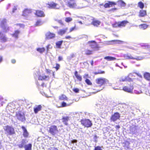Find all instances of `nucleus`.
<instances>
[{"label":"nucleus","mask_w":150,"mask_h":150,"mask_svg":"<svg viewBox=\"0 0 150 150\" xmlns=\"http://www.w3.org/2000/svg\"><path fill=\"white\" fill-rule=\"evenodd\" d=\"M68 30L67 28H66L64 29H61L58 32V34L61 35H62L66 33Z\"/></svg>","instance_id":"obj_23"},{"label":"nucleus","mask_w":150,"mask_h":150,"mask_svg":"<svg viewBox=\"0 0 150 150\" xmlns=\"http://www.w3.org/2000/svg\"><path fill=\"white\" fill-rule=\"evenodd\" d=\"M96 83L98 86V87H101V86L108 82V80L104 78H98L96 80Z\"/></svg>","instance_id":"obj_7"},{"label":"nucleus","mask_w":150,"mask_h":150,"mask_svg":"<svg viewBox=\"0 0 150 150\" xmlns=\"http://www.w3.org/2000/svg\"><path fill=\"white\" fill-rule=\"evenodd\" d=\"M112 26L114 28H120L119 22H116L112 25Z\"/></svg>","instance_id":"obj_40"},{"label":"nucleus","mask_w":150,"mask_h":150,"mask_svg":"<svg viewBox=\"0 0 150 150\" xmlns=\"http://www.w3.org/2000/svg\"><path fill=\"white\" fill-rule=\"evenodd\" d=\"M31 13V11L29 9H26L24 10L22 13V16H28Z\"/></svg>","instance_id":"obj_20"},{"label":"nucleus","mask_w":150,"mask_h":150,"mask_svg":"<svg viewBox=\"0 0 150 150\" xmlns=\"http://www.w3.org/2000/svg\"><path fill=\"white\" fill-rule=\"evenodd\" d=\"M48 128V132L52 135H55L58 132L57 127L55 125H51Z\"/></svg>","instance_id":"obj_4"},{"label":"nucleus","mask_w":150,"mask_h":150,"mask_svg":"<svg viewBox=\"0 0 150 150\" xmlns=\"http://www.w3.org/2000/svg\"><path fill=\"white\" fill-rule=\"evenodd\" d=\"M129 77L128 76H125L124 77H122L119 80L120 82L125 81L128 80Z\"/></svg>","instance_id":"obj_38"},{"label":"nucleus","mask_w":150,"mask_h":150,"mask_svg":"<svg viewBox=\"0 0 150 150\" xmlns=\"http://www.w3.org/2000/svg\"><path fill=\"white\" fill-rule=\"evenodd\" d=\"M124 57L126 59H133L139 60L141 59V58L140 57L136 56L135 57H133L131 54H127L124 55Z\"/></svg>","instance_id":"obj_11"},{"label":"nucleus","mask_w":150,"mask_h":150,"mask_svg":"<svg viewBox=\"0 0 150 150\" xmlns=\"http://www.w3.org/2000/svg\"><path fill=\"white\" fill-rule=\"evenodd\" d=\"M74 74L77 79L79 81H81L82 80V76L79 74H78L77 71H75Z\"/></svg>","instance_id":"obj_26"},{"label":"nucleus","mask_w":150,"mask_h":150,"mask_svg":"<svg viewBox=\"0 0 150 150\" xmlns=\"http://www.w3.org/2000/svg\"><path fill=\"white\" fill-rule=\"evenodd\" d=\"M137 127L135 125L130 126L129 128L130 133L132 134H134L137 130Z\"/></svg>","instance_id":"obj_16"},{"label":"nucleus","mask_w":150,"mask_h":150,"mask_svg":"<svg viewBox=\"0 0 150 150\" xmlns=\"http://www.w3.org/2000/svg\"><path fill=\"white\" fill-rule=\"evenodd\" d=\"M56 37L55 34L48 32L45 34V38L47 39H51Z\"/></svg>","instance_id":"obj_14"},{"label":"nucleus","mask_w":150,"mask_h":150,"mask_svg":"<svg viewBox=\"0 0 150 150\" xmlns=\"http://www.w3.org/2000/svg\"><path fill=\"white\" fill-rule=\"evenodd\" d=\"M120 117V114L119 112H115L110 117V120L111 121L114 122L119 119Z\"/></svg>","instance_id":"obj_10"},{"label":"nucleus","mask_w":150,"mask_h":150,"mask_svg":"<svg viewBox=\"0 0 150 150\" xmlns=\"http://www.w3.org/2000/svg\"><path fill=\"white\" fill-rule=\"evenodd\" d=\"M36 50L41 53H42L45 51V49L44 47L38 48L36 49Z\"/></svg>","instance_id":"obj_37"},{"label":"nucleus","mask_w":150,"mask_h":150,"mask_svg":"<svg viewBox=\"0 0 150 150\" xmlns=\"http://www.w3.org/2000/svg\"><path fill=\"white\" fill-rule=\"evenodd\" d=\"M25 144V141L23 139V140H22V141L21 144L18 145V146L19 148H23V147H24V146L25 145H24Z\"/></svg>","instance_id":"obj_36"},{"label":"nucleus","mask_w":150,"mask_h":150,"mask_svg":"<svg viewBox=\"0 0 150 150\" xmlns=\"http://www.w3.org/2000/svg\"><path fill=\"white\" fill-rule=\"evenodd\" d=\"M11 62L13 64H14L16 62V60L15 59H12L11 60Z\"/></svg>","instance_id":"obj_59"},{"label":"nucleus","mask_w":150,"mask_h":150,"mask_svg":"<svg viewBox=\"0 0 150 150\" xmlns=\"http://www.w3.org/2000/svg\"><path fill=\"white\" fill-rule=\"evenodd\" d=\"M63 42V41L62 40L56 42V45L57 48H61V46L62 44V43Z\"/></svg>","instance_id":"obj_31"},{"label":"nucleus","mask_w":150,"mask_h":150,"mask_svg":"<svg viewBox=\"0 0 150 150\" xmlns=\"http://www.w3.org/2000/svg\"><path fill=\"white\" fill-rule=\"evenodd\" d=\"M115 128L116 129H118L120 128V126L119 125H116L115 126Z\"/></svg>","instance_id":"obj_61"},{"label":"nucleus","mask_w":150,"mask_h":150,"mask_svg":"<svg viewBox=\"0 0 150 150\" xmlns=\"http://www.w3.org/2000/svg\"><path fill=\"white\" fill-rule=\"evenodd\" d=\"M118 9V8H117L114 7V8H111L110 9V11H112V12H114L115 11L117 10Z\"/></svg>","instance_id":"obj_52"},{"label":"nucleus","mask_w":150,"mask_h":150,"mask_svg":"<svg viewBox=\"0 0 150 150\" xmlns=\"http://www.w3.org/2000/svg\"><path fill=\"white\" fill-rule=\"evenodd\" d=\"M17 26H19L20 28H24L25 27V25L23 24L17 23L15 25Z\"/></svg>","instance_id":"obj_45"},{"label":"nucleus","mask_w":150,"mask_h":150,"mask_svg":"<svg viewBox=\"0 0 150 150\" xmlns=\"http://www.w3.org/2000/svg\"><path fill=\"white\" fill-rule=\"evenodd\" d=\"M48 5L47 7L50 9H59L60 6L57 4L56 3L53 1L48 2L47 4Z\"/></svg>","instance_id":"obj_9"},{"label":"nucleus","mask_w":150,"mask_h":150,"mask_svg":"<svg viewBox=\"0 0 150 150\" xmlns=\"http://www.w3.org/2000/svg\"><path fill=\"white\" fill-rule=\"evenodd\" d=\"M20 32L18 30H15L14 33L11 34L12 37L16 38H18V35L20 33Z\"/></svg>","instance_id":"obj_22"},{"label":"nucleus","mask_w":150,"mask_h":150,"mask_svg":"<svg viewBox=\"0 0 150 150\" xmlns=\"http://www.w3.org/2000/svg\"><path fill=\"white\" fill-rule=\"evenodd\" d=\"M4 129L7 136L11 135L15 133L14 129L12 126L7 125L4 127Z\"/></svg>","instance_id":"obj_3"},{"label":"nucleus","mask_w":150,"mask_h":150,"mask_svg":"<svg viewBox=\"0 0 150 150\" xmlns=\"http://www.w3.org/2000/svg\"><path fill=\"white\" fill-rule=\"evenodd\" d=\"M144 78L147 80L150 81V74L146 72L144 75Z\"/></svg>","instance_id":"obj_34"},{"label":"nucleus","mask_w":150,"mask_h":150,"mask_svg":"<svg viewBox=\"0 0 150 150\" xmlns=\"http://www.w3.org/2000/svg\"><path fill=\"white\" fill-rule=\"evenodd\" d=\"M32 145L31 144H28L25 145L24 146L25 150H31Z\"/></svg>","instance_id":"obj_30"},{"label":"nucleus","mask_w":150,"mask_h":150,"mask_svg":"<svg viewBox=\"0 0 150 150\" xmlns=\"http://www.w3.org/2000/svg\"><path fill=\"white\" fill-rule=\"evenodd\" d=\"M16 116L17 119L21 121H23L25 120V117L24 114L21 112H18L17 113Z\"/></svg>","instance_id":"obj_12"},{"label":"nucleus","mask_w":150,"mask_h":150,"mask_svg":"<svg viewBox=\"0 0 150 150\" xmlns=\"http://www.w3.org/2000/svg\"><path fill=\"white\" fill-rule=\"evenodd\" d=\"M48 150H58V149L57 148H53V149H51L49 148L48 149Z\"/></svg>","instance_id":"obj_57"},{"label":"nucleus","mask_w":150,"mask_h":150,"mask_svg":"<svg viewBox=\"0 0 150 150\" xmlns=\"http://www.w3.org/2000/svg\"><path fill=\"white\" fill-rule=\"evenodd\" d=\"M94 150H102V149L101 147L98 146L95 147Z\"/></svg>","instance_id":"obj_53"},{"label":"nucleus","mask_w":150,"mask_h":150,"mask_svg":"<svg viewBox=\"0 0 150 150\" xmlns=\"http://www.w3.org/2000/svg\"><path fill=\"white\" fill-rule=\"evenodd\" d=\"M72 20V19L70 17H66L65 18V21L67 23H69Z\"/></svg>","instance_id":"obj_41"},{"label":"nucleus","mask_w":150,"mask_h":150,"mask_svg":"<svg viewBox=\"0 0 150 150\" xmlns=\"http://www.w3.org/2000/svg\"><path fill=\"white\" fill-rule=\"evenodd\" d=\"M73 91L75 93H78L79 91V89L78 88H75L73 89Z\"/></svg>","instance_id":"obj_48"},{"label":"nucleus","mask_w":150,"mask_h":150,"mask_svg":"<svg viewBox=\"0 0 150 150\" xmlns=\"http://www.w3.org/2000/svg\"><path fill=\"white\" fill-rule=\"evenodd\" d=\"M41 24V22L40 20H38L35 24V25L36 26H38L40 25Z\"/></svg>","instance_id":"obj_46"},{"label":"nucleus","mask_w":150,"mask_h":150,"mask_svg":"<svg viewBox=\"0 0 150 150\" xmlns=\"http://www.w3.org/2000/svg\"><path fill=\"white\" fill-rule=\"evenodd\" d=\"M63 58L62 56H59L58 57V60L59 61H61L62 60Z\"/></svg>","instance_id":"obj_55"},{"label":"nucleus","mask_w":150,"mask_h":150,"mask_svg":"<svg viewBox=\"0 0 150 150\" xmlns=\"http://www.w3.org/2000/svg\"><path fill=\"white\" fill-rule=\"evenodd\" d=\"M134 89V86L131 83H128L126 86H123L122 88V90L124 91L129 93L132 92Z\"/></svg>","instance_id":"obj_8"},{"label":"nucleus","mask_w":150,"mask_h":150,"mask_svg":"<svg viewBox=\"0 0 150 150\" xmlns=\"http://www.w3.org/2000/svg\"><path fill=\"white\" fill-rule=\"evenodd\" d=\"M35 14L37 17H44L45 16V14L44 12L40 10H35Z\"/></svg>","instance_id":"obj_15"},{"label":"nucleus","mask_w":150,"mask_h":150,"mask_svg":"<svg viewBox=\"0 0 150 150\" xmlns=\"http://www.w3.org/2000/svg\"><path fill=\"white\" fill-rule=\"evenodd\" d=\"M56 66L54 67V68L56 69V71H57L59 69L60 66V65L58 63H56Z\"/></svg>","instance_id":"obj_47"},{"label":"nucleus","mask_w":150,"mask_h":150,"mask_svg":"<svg viewBox=\"0 0 150 150\" xmlns=\"http://www.w3.org/2000/svg\"><path fill=\"white\" fill-rule=\"evenodd\" d=\"M141 46L145 50H148L150 48V45L147 43H142Z\"/></svg>","instance_id":"obj_33"},{"label":"nucleus","mask_w":150,"mask_h":150,"mask_svg":"<svg viewBox=\"0 0 150 150\" xmlns=\"http://www.w3.org/2000/svg\"><path fill=\"white\" fill-rule=\"evenodd\" d=\"M7 20L6 18H3L0 24L1 28H3L4 29H5L6 28L5 25L7 23Z\"/></svg>","instance_id":"obj_17"},{"label":"nucleus","mask_w":150,"mask_h":150,"mask_svg":"<svg viewBox=\"0 0 150 150\" xmlns=\"http://www.w3.org/2000/svg\"><path fill=\"white\" fill-rule=\"evenodd\" d=\"M0 40L3 42H5L7 41V38L4 35H1Z\"/></svg>","instance_id":"obj_35"},{"label":"nucleus","mask_w":150,"mask_h":150,"mask_svg":"<svg viewBox=\"0 0 150 150\" xmlns=\"http://www.w3.org/2000/svg\"><path fill=\"white\" fill-rule=\"evenodd\" d=\"M84 54L86 55H90L93 53V51L89 49H86L84 50Z\"/></svg>","instance_id":"obj_29"},{"label":"nucleus","mask_w":150,"mask_h":150,"mask_svg":"<svg viewBox=\"0 0 150 150\" xmlns=\"http://www.w3.org/2000/svg\"><path fill=\"white\" fill-rule=\"evenodd\" d=\"M104 59L108 61H113L116 60V59L113 57L109 56H106L104 57Z\"/></svg>","instance_id":"obj_32"},{"label":"nucleus","mask_w":150,"mask_h":150,"mask_svg":"<svg viewBox=\"0 0 150 150\" xmlns=\"http://www.w3.org/2000/svg\"><path fill=\"white\" fill-rule=\"evenodd\" d=\"M77 142V140L76 139H74L71 141V143H76Z\"/></svg>","instance_id":"obj_58"},{"label":"nucleus","mask_w":150,"mask_h":150,"mask_svg":"<svg viewBox=\"0 0 150 150\" xmlns=\"http://www.w3.org/2000/svg\"><path fill=\"white\" fill-rule=\"evenodd\" d=\"M69 120V116L63 117L62 118V122L66 125H68V122Z\"/></svg>","instance_id":"obj_19"},{"label":"nucleus","mask_w":150,"mask_h":150,"mask_svg":"<svg viewBox=\"0 0 150 150\" xmlns=\"http://www.w3.org/2000/svg\"><path fill=\"white\" fill-rule=\"evenodd\" d=\"M66 3V5L69 8H75L77 7V4L75 0H64Z\"/></svg>","instance_id":"obj_5"},{"label":"nucleus","mask_w":150,"mask_h":150,"mask_svg":"<svg viewBox=\"0 0 150 150\" xmlns=\"http://www.w3.org/2000/svg\"><path fill=\"white\" fill-rule=\"evenodd\" d=\"M91 65L92 66H93V60H92L91 61Z\"/></svg>","instance_id":"obj_64"},{"label":"nucleus","mask_w":150,"mask_h":150,"mask_svg":"<svg viewBox=\"0 0 150 150\" xmlns=\"http://www.w3.org/2000/svg\"><path fill=\"white\" fill-rule=\"evenodd\" d=\"M100 22L98 20H93L91 22V24L94 26L98 27L100 24Z\"/></svg>","instance_id":"obj_28"},{"label":"nucleus","mask_w":150,"mask_h":150,"mask_svg":"<svg viewBox=\"0 0 150 150\" xmlns=\"http://www.w3.org/2000/svg\"><path fill=\"white\" fill-rule=\"evenodd\" d=\"M50 45V44H49V45H47V50H48L49 47V46Z\"/></svg>","instance_id":"obj_63"},{"label":"nucleus","mask_w":150,"mask_h":150,"mask_svg":"<svg viewBox=\"0 0 150 150\" xmlns=\"http://www.w3.org/2000/svg\"><path fill=\"white\" fill-rule=\"evenodd\" d=\"M89 46L94 50H98L100 48L98 45L95 41H91L88 42Z\"/></svg>","instance_id":"obj_6"},{"label":"nucleus","mask_w":150,"mask_h":150,"mask_svg":"<svg viewBox=\"0 0 150 150\" xmlns=\"http://www.w3.org/2000/svg\"><path fill=\"white\" fill-rule=\"evenodd\" d=\"M141 26L142 27H143L144 28H147V25L145 24H144L141 25Z\"/></svg>","instance_id":"obj_56"},{"label":"nucleus","mask_w":150,"mask_h":150,"mask_svg":"<svg viewBox=\"0 0 150 150\" xmlns=\"http://www.w3.org/2000/svg\"><path fill=\"white\" fill-rule=\"evenodd\" d=\"M75 28H76V26L75 25L74 26V27H73L70 29L69 32L70 33V32H71L72 31H73L74 30H75Z\"/></svg>","instance_id":"obj_54"},{"label":"nucleus","mask_w":150,"mask_h":150,"mask_svg":"<svg viewBox=\"0 0 150 150\" xmlns=\"http://www.w3.org/2000/svg\"><path fill=\"white\" fill-rule=\"evenodd\" d=\"M71 38V37L70 36H66L65 37V38L66 39H69Z\"/></svg>","instance_id":"obj_62"},{"label":"nucleus","mask_w":150,"mask_h":150,"mask_svg":"<svg viewBox=\"0 0 150 150\" xmlns=\"http://www.w3.org/2000/svg\"><path fill=\"white\" fill-rule=\"evenodd\" d=\"M57 22H58L59 24H61L62 25H64V24L63 22L62 21V20H55Z\"/></svg>","instance_id":"obj_50"},{"label":"nucleus","mask_w":150,"mask_h":150,"mask_svg":"<svg viewBox=\"0 0 150 150\" xmlns=\"http://www.w3.org/2000/svg\"><path fill=\"white\" fill-rule=\"evenodd\" d=\"M116 5H117L118 6L122 8L125 7L126 4L122 0H118L117 2L108 1L107 3H105L103 6L105 8H107L114 6Z\"/></svg>","instance_id":"obj_1"},{"label":"nucleus","mask_w":150,"mask_h":150,"mask_svg":"<svg viewBox=\"0 0 150 150\" xmlns=\"http://www.w3.org/2000/svg\"><path fill=\"white\" fill-rule=\"evenodd\" d=\"M81 124L84 127H91L93 125L91 121L88 119H83L80 120Z\"/></svg>","instance_id":"obj_2"},{"label":"nucleus","mask_w":150,"mask_h":150,"mask_svg":"<svg viewBox=\"0 0 150 150\" xmlns=\"http://www.w3.org/2000/svg\"><path fill=\"white\" fill-rule=\"evenodd\" d=\"M51 76L49 75H45V74H43L42 75H40L38 76V79L40 81H47L49 80L50 79Z\"/></svg>","instance_id":"obj_13"},{"label":"nucleus","mask_w":150,"mask_h":150,"mask_svg":"<svg viewBox=\"0 0 150 150\" xmlns=\"http://www.w3.org/2000/svg\"><path fill=\"white\" fill-rule=\"evenodd\" d=\"M23 131V135L24 137L27 138L28 137L29 133L28 132L26 128L23 126H22L21 127Z\"/></svg>","instance_id":"obj_18"},{"label":"nucleus","mask_w":150,"mask_h":150,"mask_svg":"<svg viewBox=\"0 0 150 150\" xmlns=\"http://www.w3.org/2000/svg\"><path fill=\"white\" fill-rule=\"evenodd\" d=\"M59 100L60 101L68 100L67 97L64 94H62L59 96Z\"/></svg>","instance_id":"obj_21"},{"label":"nucleus","mask_w":150,"mask_h":150,"mask_svg":"<svg viewBox=\"0 0 150 150\" xmlns=\"http://www.w3.org/2000/svg\"><path fill=\"white\" fill-rule=\"evenodd\" d=\"M67 106V103L64 101H63L61 103L60 106L59 107V108L64 107Z\"/></svg>","instance_id":"obj_42"},{"label":"nucleus","mask_w":150,"mask_h":150,"mask_svg":"<svg viewBox=\"0 0 150 150\" xmlns=\"http://www.w3.org/2000/svg\"><path fill=\"white\" fill-rule=\"evenodd\" d=\"M41 86L43 87H46V85L45 84V83H44L43 82L42 83V84H41Z\"/></svg>","instance_id":"obj_60"},{"label":"nucleus","mask_w":150,"mask_h":150,"mask_svg":"<svg viewBox=\"0 0 150 150\" xmlns=\"http://www.w3.org/2000/svg\"><path fill=\"white\" fill-rule=\"evenodd\" d=\"M138 6L140 8L142 9L144 7V4L141 1H140L138 3Z\"/></svg>","instance_id":"obj_39"},{"label":"nucleus","mask_w":150,"mask_h":150,"mask_svg":"<svg viewBox=\"0 0 150 150\" xmlns=\"http://www.w3.org/2000/svg\"><path fill=\"white\" fill-rule=\"evenodd\" d=\"M45 71L47 74H51L52 70L49 69H46Z\"/></svg>","instance_id":"obj_49"},{"label":"nucleus","mask_w":150,"mask_h":150,"mask_svg":"<svg viewBox=\"0 0 150 150\" xmlns=\"http://www.w3.org/2000/svg\"><path fill=\"white\" fill-rule=\"evenodd\" d=\"M105 73L104 71H101L100 70L99 71H95L94 72V74L95 75L100 74H103Z\"/></svg>","instance_id":"obj_44"},{"label":"nucleus","mask_w":150,"mask_h":150,"mask_svg":"<svg viewBox=\"0 0 150 150\" xmlns=\"http://www.w3.org/2000/svg\"><path fill=\"white\" fill-rule=\"evenodd\" d=\"M147 12L146 10H141L139 11V17H144L146 16Z\"/></svg>","instance_id":"obj_24"},{"label":"nucleus","mask_w":150,"mask_h":150,"mask_svg":"<svg viewBox=\"0 0 150 150\" xmlns=\"http://www.w3.org/2000/svg\"><path fill=\"white\" fill-rule=\"evenodd\" d=\"M98 87V86L96 85H95L94 87V88L93 89V90H95L97 92H99L100 91L101 89H97L96 87Z\"/></svg>","instance_id":"obj_51"},{"label":"nucleus","mask_w":150,"mask_h":150,"mask_svg":"<svg viewBox=\"0 0 150 150\" xmlns=\"http://www.w3.org/2000/svg\"><path fill=\"white\" fill-rule=\"evenodd\" d=\"M42 109V106L39 105L34 108V111L35 113H37L39 111H40Z\"/></svg>","instance_id":"obj_25"},{"label":"nucleus","mask_w":150,"mask_h":150,"mask_svg":"<svg viewBox=\"0 0 150 150\" xmlns=\"http://www.w3.org/2000/svg\"><path fill=\"white\" fill-rule=\"evenodd\" d=\"M120 27H124L126 25L129 23V22L125 20L121 22H119Z\"/></svg>","instance_id":"obj_27"},{"label":"nucleus","mask_w":150,"mask_h":150,"mask_svg":"<svg viewBox=\"0 0 150 150\" xmlns=\"http://www.w3.org/2000/svg\"><path fill=\"white\" fill-rule=\"evenodd\" d=\"M85 81L87 85H92V82L89 79H86Z\"/></svg>","instance_id":"obj_43"}]
</instances>
